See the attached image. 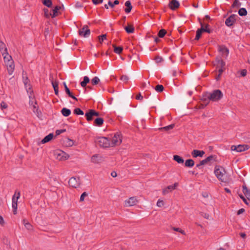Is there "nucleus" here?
<instances>
[{
    "instance_id": "47",
    "label": "nucleus",
    "mask_w": 250,
    "mask_h": 250,
    "mask_svg": "<svg viewBox=\"0 0 250 250\" xmlns=\"http://www.w3.org/2000/svg\"><path fill=\"white\" fill-rule=\"evenodd\" d=\"M99 41L100 43H102V42L106 39V35L104 34L101 36H99L98 37Z\"/></svg>"
},
{
    "instance_id": "35",
    "label": "nucleus",
    "mask_w": 250,
    "mask_h": 250,
    "mask_svg": "<svg viewBox=\"0 0 250 250\" xmlns=\"http://www.w3.org/2000/svg\"><path fill=\"white\" fill-rule=\"evenodd\" d=\"M200 24L201 25V27L200 29H198L199 30H200L201 33H202L203 32H206L208 33H210L212 32V30L211 29H205V27L203 25V24L202 22L200 21Z\"/></svg>"
},
{
    "instance_id": "63",
    "label": "nucleus",
    "mask_w": 250,
    "mask_h": 250,
    "mask_svg": "<svg viewBox=\"0 0 250 250\" xmlns=\"http://www.w3.org/2000/svg\"><path fill=\"white\" fill-rule=\"evenodd\" d=\"M65 131V129L57 130L56 131V135H59L61 134L62 133L64 132Z\"/></svg>"
},
{
    "instance_id": "5",
    "label": "nucleus",
    "mask_w": 250,
    "mask_h": 250,
    "mask_svg": "<svg viewBox=\"0 0 250 250\" xmlns=\"http://www.w3.org/2000/svg\"><path fill=\"white\" fill-rule=\"evenodd\" d=\"M90 30L89 29L87 25H84L79 30V35L80 36L83 38H87L90 34Z\"/></svg>"
},
{
    "instance_id": "7",
    "label": "nucleus",
    "mask_w": 250,
    "mask_h": 250,
    "mask_svg": "<svg viewBox=\"0 0 250 250\" xmlns=\"http://www.w3.org/2000/svg\"><path fill=\"white\" fill-rule=\"evenodd\" d=\"M249 148V146L247 145H239L237 146H232L231 147L232 150H235L237 152H242L248 150Z\"/></svg>"
},
{
    "instance_id": "41",
    "label": "nucleus",
    "mask_w": 250,
    "mask_h": 250,
    "mask_svg": "<svg viewBox=\"0 0 250 250\" xmlns=\"http://www.w3.org/2000/svg\"><path fill=\"white\" fill-rule=\"evenodd\" d=\"M74 113L76 115H83V112L79 108H76L74 110Z\"/></svg>"
},
{
    "instance_id": "30",
    "label": "nucleus",
    "mask_w": 250,
    "mask_h": 250,
    "mask_svg": "<svg viewBox=\"0 0 250 250\" xmlns=\"http://www.w3.org/2000/svg\"><path fill=\"white\" fill-rule=\"evenodd\" d=\"M185 165L186 167H192L194 165V162L192 159H188L186 161Z\"/></svg>"
},
{
    "instance_id": "49",
    "label": "nucleus",
    "mask_w": 250,
    "mask_h": 250,
    "mask_svg": "<svg viewBox=\"0 0 250 250\" xmlns=\"http://www.w3.org/2000/svg\"><path fill=\"white\" fill-rule=\"evenodd\" d=\"M43 11L45 17L49 18L51 16V13L49 12V10L47 8H44Z\"/></svg>"
},
{
    "instance_id": "31",
    "label": "nucleus",
    "mask_w": 250,
    "mask_h": 250,
    "mask_svg": "<svg viewBox=\"0 0 250 250\" xmlns=\"http://www.w3.org/2000/svg\"><path fill=\"white\" fill-rule=\"evenodd\" d=\"M225 62L222 60H218L217 61L216 67L217 68H225Z\"/></svg>"
},
{
    "instance_id": "19",
    "label": "nucleus",
    "mask_w": 250,
    "mask_h": 250,
    "mask_svg": "<svg viewBox=\"0 0 250 250\" xmlns=\"http://www.w3.org/2000/svg\"><path fill=\"white\" fill-rule=\"evenodd\" d=\"M125 5L126 7V8L125 9V13H129L132 8L131 2L129 0H127L125 2Z\"/></svg>"
},
{
    "instance_id": "52",
    "label": "nucleus",
    "mask_w": 250,
    "mask_h": 250,
    "mask_svg": "<svg viewBox=\"0 0 250 250\" xmlns=\"http://www.w3.org/2000/svg\"><path fill=\"white\" fill-rule=\"evenodd\" d=\"M206 164L207 163L206 162V161L205 160H203L201 161L199 164H197L196 167L200 168H201L200 167L202 166H203Z\"/></svg>"
},
{
    "instance_id": "14",
    "label": "nucleus",
    "mask_w": 250,
    "mask_h": 250,
    "mask_svg": "<svg viewBox=\"0 0 250 250\" xmlns=\"http://www.w3.org/2000/svg\"><path fill=\"white\" fill-rule=\"evenodd\" d=\"M205 154V152L203 150H199L197 149H194L192 152L191 155L193 157L196 158L197 157H202Z\"/></svg>"
},
{
    "instance_id": "20",
    "label": "nucleus",
    "mask_w": 250,
    "mask_h": 250,
    "mask_svg": "<svg viewBox=\"0 0 250 250\" xmlns=\"http://www.w3.org/2000/svg\"><path fill=\"white\" fill-rule=\"evenodd\" d=\"M54 136V134L53 133H50L46 136H45L42 140V144H44L46 143H47L49 142L50 140H51Z\"/></svg>"
},
{
    "instance_id": "10",
    "label": "nucleus",
    "mask_w": 250,
    "mask_h": 250,
    "mask_svg": "<svg viewBox=\"0 0 250 250\" xmlns=\"http://www.w3.org/2000/svg\"><path fill=\"white\" fill-rule=\"evenodd\" d=\"M236 17H237L236 15L232 14L225 21L226 25L229 27L232 25L236 21Z\"/></svg>"
},
{
    "instance_id": "46",
    "label": "nucleus",
    "mask_w": 250,
    "mask_h": 250,
    "mask_svg": "<svg viewBox=\"0 0 250 250\" xmlns=\"http://www.w3.org/2000/svg\"><path fill=\"white\" fill-rule=\"evenodd\" d=\"M99 82L100 79L97 77H95L91 80V83L93 85L97 84Z\"/></svg>"
},
{
    "instance_id": "18",
    "label": "nucleus",
    "mask_w": 250,
    "mask_h": 250,
    "mask_svg": "<svg viewBox=\"0 0 250 250\" xmlns=\"http://www.w3.org/2000/svg\"><path fill=\"white\" fill-rule=\"evenodd\" d=\"M243 192L247 198L250 201V189H248L246 185L242 186Z\"/></svg>"
},
{
    "instance_id": "64",
    "label": "nucleus",
    "mask_w": 250,
    "mask_h": 250,
    "mask_svg": "<svg viewBox=\"0 0 250 250\" xmlns=\"http://www.w3.org/2000/svg\"><path fill=\"white\" fill-rule=\"evenodd\" d=\"M83 81L87 84L89 82V79L87 76H84Z\"/></svg>"
},
{
    "instance_id": "61",
    "label": "nucleus",
    "mask_w": 250,
    "mask_h": 250,
    "mask_svg": "<svg viewBox=\"0 0 250 250\" xmlns=\"http://www.w3.org/2000/svg\"><path fill=\"white\" fill-rule=\"evenodd\" d=\"M93 3L95 4H98L103 2V0H92Z\"/></svg>"
},
{
    "instance_id": "59",
    "label": "nucleus",
    "mask_w": 250,
    "mask_h": 250,
    "mask_svg": "<svg viewBox=\"0 0 250 250\" xmlns=\"http://www.w3.org/2000/svg\"><path fill=\"white\" fill-rule=\"evenodd\" d=\"M0 107H1V109H5L7 107V104L4 102H2L0 104Z\"/></svg>"
},
{
    "instance_id": "54",
    "label": "nucleus",
    "mask_w": 250,
    "mask_h": 250,
    "mask_svg": "<svg viewBox=\"0 0 250 250\" xmlns=\"http://www.w3.org/2000/svg\"><path fill=\"white\" fill-rule=\"evenodd\" d=\"M154 60H155L156 62H157V63L161 62L163 61V58L159 56H156Z\"/></svg>"
},
{
    "instance_id": "29",
    "label": "nucleus",
    "mask_w": 250,
    "mask_h": 250,
    "mask_svg": "<svg viewBox=\"0 0 250 250\" xmlns=\"http://www.w3.org/2000/svg\"><path fill=\"white\" fill-rule=\"evenodd\" d=\"M173 160L179 164H183L184 162V159L181 157L177 155L173 156Z\"/></svg>"
},
{
    "instance_id": "9",
    "label": "nucleus",
    "mask_w": 250,
    "mask_h": 250,
    "mask_svg": "<svg viewBox=\"0 0 250 250\" xmlns=\"http://www.w3.org/2000/svg\"><path fill=\"white\" fill-rule=\"evenodd\" d=\"M5 65L7 67V71L9 75L12 74L15 69L14 62L12 59L9 62L5 63Z\"/></svg>"
},
{
    "instance_id": "33",
    "label": "nucleus",
    "mask_w": 250,
    "mask_h": 250,
    "mask_svg": "<svg viewBox=\"0 0 250 250\" xmlns=\"http://www.w3.org/2000/svg\"><path fill=\"white\" fill-rule=\"evenodd\" d=\"M104 120L102 118H98L94 121V124L97 126H101L103 124Z\"/></svg>"
},
{
    "instance_id": "40",
    "label": "nucleus",
    "mask_w": 250,
    "mask_h": 250,
    "mask_svg": "<svg viewBox=\"0 0 250 250\" xmlns=\"http://www.w3.org/2000/svg\"><path fill=\"white\" fill-rule=\"evenodd\" d=\"M203 103L202 104H200L199 106V108L200 109L204 108L208 104V100H207L206 99H204L203 100Z\"/></svg>"
},
{
    "instance_id": "24",
    "label": "nucleus",
    "mask_w": 250,
    "mask_h": 250,
    "mask_svg": "<svg viewBox=\"0 0 250 250\" xmlns=\"http://www.w3.org/2000/svg\"><path fill=\"white\" fill-rule=\"evenodd\" d=\"M112 46L114 48V51L115 53L120 54L123 51V47L122 46H116L115 44H112Z\"/></svg>"
},
{
    "instance_id": "23",
    "label": "nucleus",
    "mask_w": 250,
    "mask_h": 250,
    "mask_svg": "<svg viewBox=\"0 0 250 250\" xmlns=\"http://www.w3.org/2000/svg\"><path fill=\"white\" fill-rule=\"evenodd\" d=\"M60 6H55L54 9L52 10V13H51V17L52 18L56 17L58 15V11L60 9Z\"/></svg>"
},
{
    "instance_id": "3",
    "label": "nucleus",
    "mask_w": 250,
    "mask_h": 250,
    "mask_svg": "<svg viewBox=\"0 0 250 250\" xmlns=\"http://www.w3.org/2000/svg\"><path fill=\"white\" fill-rule=\"evenodd\" d=\"M54 155L55 158L59 161H64L68 159L69 157L68 154L60 149L54 151Z\"/></svg>"
},
{
    "instance_id": "37",
    "label": "nucleus",
    "mask_w": 250,
    "mask_h": 250,
    "mask_svg": "<svg viewBox=\"0 0 250 250\" xmlns=\"http://www.w3.org/2000/svg\"><path fill=\"white\" fill-rule=\"evenodd\" d=\"M238 14L241 16H246L247 11L245 8H241L238 11Z\"/></svg>"
},
{
    "instance_id": "28",
    "label": "nucleus",
    "mask_w": 250,
    "mask_h": 250,
    "mask_svg": "<svg viewBox=\"0 0 250 250\" xmlns=\"http://www.w3.org/2000/svg\"><path fill=\"white\" fill-rule=\"evenodd\" d=\"M85 116L86 117L87 121L88 122L92 121L94 117L90 109L88 111V112L85 113Z\"/></svg>"
},
{
    "instance_id": "43",
    "label": "nucleus",
    "mask_w": 250,
    "mask_h": 250,
    "mask_svg": "<svg viewBox=\"0 0 250 250\" xmlns=\"http://www.w3.org/2000/svg\"><path fill=\"white\" fill-rule=\"evenodd\" d=\"M119 3V1L118 0H115L113 2H112L111 0H109L108 2V4L112 8L114 7L115 5H117Z\"/></svg>"
},
{
    "instance_id": "12",
    "label": "nucleus",
    "mask_w": 250,
    "mask_h": 250,
    "mask_svg": "<svg viewBox=\"0 0 250 250\" xmlns=\"http://www.w3.org/2000/svg\"><path fill=\"white\" fill-rule=\"evenodd\" d=\"M104 160L103 157L99 154H95L91 158V162L94 164L100 163Z\"/></svg>"
},
{
    "instance_id": "51",
    "label": "nucleus",
    "mask_w": 250,
    "mask_h": 250,
    "mask_svg": "<svg viewBox=\"0 0 250 250\" xmlns=\"http://www.w3.org/2000/svg\"><path fill=\"white\" fill-rule=\"evenodd\" d=\"M202 35V33L200 31V30H199L198 29L196 31V35L195 38V40H199V39L201 38Z\"/></svg>"
},
{
    "instance_id": "48",
    "label": "nucleus",
    "mask_w": 250,
    "mask_h": 250,
    "mask_svg": "<svg viewBox=\"0 0 250 250\" xmlns=\"http://www.w3.org/2000/svg\"><path fill=\"white\" fill-rule=\"evenodd\" d=\"M74 142L73 140L70 139H67L66 141V145L67 146H71L73 145Z\"/></svg>"
},
{
    "instance_id": "39",
    "label": "nucleus",
    "mask_w": 250,
    "mask_h": 250,
    "mask_svg": "<svg viewBox=\"0 0 250 250\" xmlns=\"http://www.w3.org/2000/svg\"><path fill=\"white\" fill-rule=\"evenodd\" d=\"M154 89L158 92H162L164 89V87L163 85L158 84Z\"/></svg>"
},
{
    "instance_id": "8",
    "label": "nucleus",
    "mask_w": 250,
    "mask_h": 250,
    "mask_svg": "<svg viewBox=\"0 0 250 250\" xmlns=\"http://www.w3.org/2000/svg\"><path fill=\"white\" fill-rule=\"evenodd\" d=\"M69 185L70 186L77 188H78L80 184V180L79 178H75V177H71L68 182Z\"/></svg>"
},
{
    "instance_id": "17",
    "label": "nucleus",
    "mask_w": 250,
    "mask_h": 250,
    "mask_svg": "<svg viewBox=\"0 0 250 250\" xmlns=\"http://www.w3.org/2000/svg\"><path fill=\"white\" fill-rule=\"evenodd\" d=\"M0 51L2 55L8 53L7 48L6 47L5 43L2 41L0 42Z\"/></svg>"
},
{
    "instance_id": "6",
    "label": "nucleus",
    "mask_w": 250,
    "mask_h": 250,
    "mask_svg": "<svg viewBox=\"0 0 250 250\" xmlns=\"http://www.w3.org/2000/svg\"><path fill=\"white\" fill-rule=\"evenodd\" d=\"M99 145L103 147H111L110 141L106 137H102L98 141Z\"/></svg>"
},
{
    "instance_id": "27",
    "label": "nucleus",
    "mask_w": 250,
    "mask_h": 250,
    "mask_svg": "<svg viewBox=\"0 0 250 250\" xmlns=\"http://www.w3.org/2000/svg\"><path fill=\"white\" fill-rule=\"evenodd\" d=\"M125 29L127 33H132L134 31L133 26L130 24H128V26L125 27Z\"/></svg>"
},
{
    "instance_id": "44",
    "label": "nucleus",
    "mask_w": 250,
    "mask_h": 250,
    "mask_svg": "<svg viewBox=\"0 0 250 250\" xmlns=\"http://www.w3.org/2000/svg\"><path fill=\"white\" fill-rule=\"evenodd\" d=\"M241 3L239 1V0H235L233 2L232 5V7L233 8H234V7H239L240 6H241Z\"/></svg>"
},
{
    "instance_id": "16",
    "label": "nucleus",
    "mask_w": 250,
    "mask_h": 250,
    "mask_svg": "<svg viewBox=\"0 0 250 250\" xmlns=\"http://www.w3.org/2000/svg\"><path fill=\"white\" fill-rule=\"evenodd\" d=\"M18 201L15 200V195H14L12 197V208L13 212L14 214H16L17 213V204Z\"/></svg>"
},
{
    "instance_id": "15",
    "label": "nucleus",
    "mask_w": 250,
    "mask_h": 250,
    "mask_svg": "<svg viewBox=\"0 0 250 250\" xmlns=\"http://www.w3.org/2000/svg\"><path fill=\"white\" fill-rule=\"evenodd\" d=\"M218 50L223 55L227 56L229 54V49L224 45L218 46Z\"/></svg>"
},
{
    "instance_id": "42",
    "label": "nucleus",
    "mask_w": 250,
    "mask_h": 250,
    "mask_svg": "<svg viewBox=\"0 0 250 250\" xmlns=\"http://www.w3.org/2000/svg\"><path fill=\"white\" fill-rule=\"evenodd\" d=\"M166 33V30L165 29H161L159 31L158 35L160 38H163Z\"/></svg>"
},
{
    "instance_id": "11",
    "label": "nucleus",
    "mask_w": 250,
    "mask_h": 250,
    "mask_svg": "<svg viewBox=\"0 0 250 250\" xmlns=\"http://www.w3.org/2000/svg\"><path fill=\"white\" fill-rule=\"evenodd\" d=\"M138 201L135 197H130L127 200L125 201V207H131L135 205Z\"/></svg>"
},
{
    "instance_id": "32",
    "label": "nucleus",
    "mask_w": 250,
    "mask_h": 250,
    "mask_svg": "<svg viewBox=\"0 0 250 250\" xmlns=\"http://www.w3.org/2000/svg\"><path fill=\"white\" fill-rule=\"evenodd\" d=\"M43 4L47 7L50 8L52 6L51 0H42Z\"/></svg>"
},
{
    "instance_id": "1",
    "label": "nucleus",
    "mask_w": 250,
    "mask_h": 250,
    "mask_svg": "<svg viewBox=\"0 0 250 250\" xmlns=\"http://www.w3.org/2000/svg\"><path fill=\"white\" fill-rule=\"evenodd\" d=\"M214 173L220 181L226 183L230 182V178L223 167L219 166H216Z\"/></svg>"
},
{
    "instance_id": "50",
    "label": "nucleus",
    "mask_w": 250,
    "mask_h": 250,
    "mask_svg": "<svg viewBox=\"0 0 250 250\" xmlns=\"http://www.w3.org/2000/svg\"><path fill=\"white\" fill-rule=\"evenodd\" d=\"M121 80L124 82V83H127L128 80H129V78L126 75H122L121 77Z\"/></svg>"
},
{
    "instance_id": "58",
    "label": "nucleus",
    "mask_w": 250,
    "mask_h": 250,
    "mask_svg": "<svg viewBox=\"0 0 250 250\" xmlns=\"http://www.w3.org/2000/svg\"><path fill=\"white\" fill-rule=\"evenodd\" d=\"M90 110H91L93 116H99L100 115L99 112H97L93 109H90Z\"/></svg>"
},
{
    "instance_id": "56",
    "label": "nucleus",
    "mask_w": 250,
    "mask_h": 250,
    "mask_svg": "<svg viewBox=\"0 0 250 250\" xmlns=\"http://www.w3.org/2000/svg\"><path fill=\"white\" fill-rule=\"evenodd\" d=\"M164 205V202L163 200H158L157 202V206L158 207H162Z\"/></svg>"
},
{
    "instance_id": "21",
    "label": "nucleus",
    "mask_w": 250,
    "mask_h": 250,
    "mask_svg": "<svg viewBox=\"0 0 250 250\" xmlns=\"http://www.w3.org/2000/svg\"><path fill=\"white\" fill-rule=\"evenodd\" d=\"M29 104L30 105H33V111L36 113L37 116H38L39 114V111L38 110V107L36 106L37 103L36 102H35V104H34V101H29Z\"/></svg>"
},
{
    "instance_id": "60",
    "label": "nucleus",
    "mask_w": 250,
    "mask_h": 250,
    "mask_svg": "<svg viewBox=\"0 0 250 250\" xmlns=\"http://www.w3.org/2000/svg\"><path fill=\"white\" fill-rule=\"evenodd\" d=\"M247 71L246 69H242L240 72L241 76L245 77L247 75Z\"/></svg>"
},
{
    "instance_id": "62",
    "label": "nucleus",
    "mask_w": 250,
    "mask_h": 250,
    "mask_svg": "<svg viewBox=\"0 0 250 250\" xmlns=\"http://www.w3.org/2000/svg\"><path fill=\"white\" fill-rule=\"evenodd\" d=\"M136 99L138 100H142L143 99V97L142 96L141 93H139L138 95H137Z\"/></svg>"
},
{
    "instance_id": "26",
    "label": "nucleus",
    "mask_w": 250,
    "mask_h": 250,
    "mask_svg": "<svg viewBox=\"0 0 250 250\" xmlns=\"http://www.w3.org/2000/svg\"><path fill=\"white\" fill-rule=\"evenodd\" d=\"M174 126V124H171L169 125L163 127H160L159 128V130L160 131H167L169 130H171L173 128Z\"/></svg>"
},
{
    "instance_id": "25",
    "label": "nucleus",
    "mask_w": 250,
    "mask_h": 250,
    "mask_svg": "<svg viewBox=\"0 0 250 250\" xmlns=\"http://www.w3.org/2000/svg\"><path fill=\"white\" fill-rule=\"evenodd\" d=\"M62 114L65 117H68L71 114V110L66 108H63L61 110Z\"/></svg>"
},
{
    "instance_id": "4",
    "label": "nucleus",
    "mask_w": 250,
    "mask_h": 250,
    "mask_svg": "<svg viewBox=\"0 0 250 250\" xmlns=\"http://www.w3.org/2000/svg\"><path fill=\"white\" fill-rule=\"evenodd\" d=\"M122 143L121 135L119 133L115 134L114 137L112 138L110 141L111 147H113L115 146H118Z\"/></svg>"
},
{
    "instance_id": "22",
    "label": "nucleus",
    "mask_w": 250,
    "mask_h": 250,
    "mask_svg": "<svg viewBox=\"0 0 250 250\" xmlns=\"http://www.w3.org/2000/svg\"><path fill=\"white\" fill-rule=\"evenodd\" d=\"M52 85L54 89L55 93L56 95L59 94L58 82L57 81H52Z\"/></svg>"
},
{
    "instance_id": "45",
    "label": "nucleus",
    "mask_w": 250,
    "mask_h": 250,
    "mask_svg": "<svg viewBox=\"0 0 250 250\" xmlns=\"http://www.w3.org/2000/svg\"><path fill=\"white\" fill-rule=\"evenodd\" d=\"M172 229H173L174 231H178L180 232L183 235H186V233L184 230H182L180 228H175V227H172Z\"/></svg>"
},
{
    "instance_id": "38",
    "label": "nucleus",
    "mask_w": 250,
    "mask_h": 250,
    "mask_svg": "<svg viewBox=\"0 0 250 250\" xmlns=\"http://www.w3.org/2000/svg\"><path fill=\"white\" fill-rule=\"evenodd\" d=\"M216 158V156L214 155H210L207 158L204 159L206 161V163L207 164L208 162L211 161H215V159Z\"/></svg>"
},
{
    "instance_id": "13",
    "label": "nucleus",
    "mask_w": 250,
    "mask_h": 250,
    "mask_svg": "<svg viewBox=\"0 0 250 250\" xmlns=\"http://www.w3.org/2000/svg\"><path fill=\"white\" fill-rule=\"evenodd\" d=\"M179 6V2L177 0H171V1L169 3V8L172 10H174L177 9Z\"/></svg>"
},
{
    "instance_id": "57",
    "label": "nucleus",
    "mask_w": 250,
    "mask_h": 250,
    "mask_svg": "<svg viewBox=\"0 0 250 250\" xmlns=\"http://www.w3.org/2000/svg\"><path fill=\"white\" fill-rule=\"evenodd\" d=\"M201 215L204 217L205 218L207 219H208L209 217V215L208 213H204V212H201Z\"/></svg>"
},
{
    "instance_id": "34",
    "label": "nucleus",
    "mask_w": 250,
    "mask_h": 250,
    "mask_svg": "<svg viewBox=\"0 0 250 250\" xmlns=\"http://www.w3.org/2000/svg\"><path fill=\"white\" fill-rule=\"evenodd\" d=\"M23 224H24L25 227L29 230H31L32 229L33 227L31 225L30 223H29L28 222H26V220L25 219L23 220Z\"/></svg>"
},
{
    "instance_id": "36",
    "label": "nucleus",
    "mask_w": 250,
    "mask_h": 250,
    "mask_svg": "<svg viewBox=\"0 0 250 250\" xmlns=\"http://www.w3.org/2000/svg\"><path fill=\"white\" fill-rule=\"evenodd\" d=\"M3 57L4 63L9 62L12 58V57L8 54V53H5V54L2 55Z\"/></svg>"
},
{
    "instance_id": "2",
    "label": "nucleus",
    "mask_w": 250,
    "mask_h": 250,
    "mask_svg": "<svg viewBox=\"0 0 250 250\" xmlns=\"http://www.w3.org/2000/svg\"><path fill=\"white\" fill-rule=\"evenodd\" d=\"M206 96L208 101L210 100L216 102L219 101L222 98L223 94L221 90L217 89L213 91L212 93H208Z\"/></svg>"
},
{
    "instance_id": "55",
    "label": "nucleus",
    "mask_w": 250,
    "mask_h": 250,
    "mask_svg": "<svg viewBox=\"0 0 250 250\" xmlns=\"http://www.w3.org/2000/svg\"><path fill=\"white\" fill-rule=\"evenodd\" d=\"M87 193L86 192H84L82 193L80 197V201L83 202L84 200V198L87 196Z\"/></svg>"
},
{
    "instance_id": "53",
    "label": "nucleus",
    "mask_w": 250,
    "mask_h": 250,
    "mask_svg": "<svg viewBox=\"0 0 250 250\" xmlns=\"http://www.w3.org/2000/svg\"><path fill=\"white\" fill-rule=\"evenodd\" d=\"M63 85H64V86L65 92L68 95V96L70 95V94H71L72 93L71 92V91H70L69 89L65 83H63Z\"/></svg>"
}]
</instances>
